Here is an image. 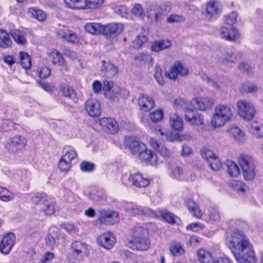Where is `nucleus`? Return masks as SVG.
<instances>
[{
  "label": "nucleus",
  "mask_w": 263,
  "mask_h": 263,
  "mask_svg": "<svg viewBox=\"0 0 263 263\" xmlns=\"http://www.w3.org/2000/svg\"><path fill=\"white\" fill-rule=\"evenodd\" d=\"M226 243L238 263H255L253 247L242 231H234L226 238Z\"/></svg>",
  "instance_id": "nucleus-1"
},
{
  "label": "nucleus",
  "mask_w": 263,
  "mask_h": 263,
  "mask_svg": "<svg viewBox=\"0 0 263 263\" xmlns=\"http://www.w3.org/2000/svg\"><path fill=\"white\" fill-rule=\"evenodd\" d=\"M233 117L232 110L229 105L220 104L215 108V112L211 120V125L214 127L223 126Z\"/></svg>",
  "instance_id": "nucleus-2"
},
{
  "label": "nucleus",
  "mask_w": 263,
  "mask_h": 263,
  "mask_svg": "<svg viewBox=\"0 0 263 263\" xmlns=\"http://www.w3.org/2000/svg\"><path fill=\"white\" fill-rule=\"evenodd\" d=\"M103 91L105 97L114 101L119 98H126L129 94L128 90L121 88L117 84L108 80L103 82Z\"/></svg>",
  "instance_id": "nucleus-3"
},
{
  "label": "nucleus",
  "mask_w": 263,
  "mask_h": 263,
  "mask_svg": "<svg viewBox=\"0 0 263 263\" xmlns=\"http://www.w3.org/2000/svg\"><path fill=\"white\" fill-rule=\"evenodd\" d=\"M238 163L245 179L247 180L253 179L255 176V166L252 157L248 154H241L238 158Z\"/></svg>",
  "instance_id": "nucleus-4"
},
{
  "label": "nucleus",
  "mask_w": 263,
  "mask_h": 263,
  "mask_svg": "<svg viewBox=\"0 0 263 263\" xmlns=\"http://www.w3.org/2000/svg\"><path fill=\"white\" fill-rule=\"evenodd\" d=\"M32 202L35 204L43 203V210L47 215H51L55 212V199L49 197L45 193H38L31 198Z\"/></svg>",
  "instance_id": "nucleus-5"
},
{
  "label": "nucleus",
  "mask_w": 263,
  "mask_h": 263,
  "mask_svg": "<svg viewBox=\"0 0 263 263\" xmlns=\"http://www.w3.org/2000/svg\"><path fill=\"white\" fill-rule=\"evenodd\" d=\"M27 143V140L25 137L16 135L8 139L5 148L9 153L15 154L23 149Z\"/></svg>",
  "instance_id": "nucleus-6"
},
{
  "label": "nucleus",
  "mask_w": 263,
  "mask_h": 263,
  "mask_svg": "<svg viewBox=\"0 0 263 263\" xmlns=\"http://www.w3.org/2000/svg\"><path fill=\"white\" fill-rule=\"evenodd\" d=\"M237 106L238 114L243 119L250 121L254 118L256 110L251 102L246 100H239Z\"/></svg>",
  "instance_id": "nucleus-7"
},
{
  "label": "nucleus",
  "mask_w": 263,
  "mask_h": 263,
  "mask_svg": "<svg viewBox=\"0 0 263 263\" xmlns=\"http://www.w3.org/2000/svg\"><path fill=\"white\" fill-rule=\"evenodd\" d=\"M220 4L215 1H211L206 4L205 10L202 12L206 20L212 21L218 18L221 13Z\"/></svg>",
  "instance_id": "nucleus-8"
},
{
  "label": "nucleus",
  "mask_w": 263,
  "mask_h": 263,
  "mask_svg": "<svg viewBox=\"0 0 263 263\" xmlns=\"http://www.w3.org/2000/svg\"><path fill=\"white\" fill-rule=\"evenodd\" d=\"M185 120L190 125L195 126H204L203 116L199 112L195 111L191 107L185 109Z\"/></svg>",
  "instance_id": "nucleus-9"
},
{
  "label": "nucleus",
  "mask_w": 263,
  "mask_h": 263,
  "mask_svg": "<svg viewBox=\"0 0 263 263\" xmlns=\"http://www.w3.org/2000/svg\"><path fill=\"white\" fill-rule=\"evenodd\" d=\"M72 256L77 260L81 257L87 256L89 254L88 246L86 243L80 241L72 242L70 245Z\"/></svg>",
  "instance_id": "nucleus-10"
},
{
  "label": "nucleus",
  "mask_w": 263,
  "mask_h": 263,
  "mask_svg": "<svg viewBox=\"0 0 263 263\" xmlns=\"http://www.w3.org/2000/svg\"><path fill=\"white\" fill-rule=\"evenodd\" d=\"M124 25L120 23H110L104 27L103 35L110 40H113L123 31Z\"/></svg>",
  "instance_id": "nucleus-11"
},
{
  "label": "nucleus",
  "mask_w": 263,
  "mask_h": 263,
  "mask_svg": "<svg viewBox=\"0 0 263 263\" xmlns=\"http://www.w3.org/2000/svg\"><path fill=\"white\" fill-rule=\"evenodd\" d=\"M188 73V69L180 62L176 61L165 74L170 79L175 80L178 76L185 77Z\"/></svg>",
  "instance_id": "nucleus-12"
},
{
  "label": "nucleus",
  "mask_w": 263,
  "mask_h": 263,
  "mask_svg": "<svg viewBox=\"0 0 263 263\" xmlns=\"http://www.w3.org/2000/svg\"><path fill=\"white\" fill-rule=\"evenodd\" d=\"M214 100L210 98H195L190 102V106L194 109L206 110L212 107Z\"/></svg>",
  "instance_id": "nucleus-13"
},
{
  "label": "nucleus",
  "mask_w": 263,
  "mask_h": 263,
  "mask_svg": "<svg viewBox=\"0 0 263 263\" xmlns=\"http://www.w3.org/2000/svg\"><path fill=\"white\" fill-rule=\"evenodd\" d=\"M98 220L101 223L114 224L119 221L118 213L110 210H101L99 211Z\"/></svg>",
  "instance_id": "nucleus-14"
},
{
  "label": "nucleus",
  "mask_w": 263,
  "mask_h": 263,
  "mask_svg": "<svg viewBox=\"0 0 263 263\" xmlns=\"http://www.w3.org/2000/svg\"><path fill=\"white\" fill-rule=\"evenodd\" d=\"M15 243V235L13 233H9L5 235L0 242V252L8 254Z\"/></svg>",
  "instance_id": "nucleus-15"
},
{
  "label": "nucleus",
  "mask_w": 263,
  "mask_h": 263,
  "mask_svg": "<svg viewBox=\"0 0 263 263\" xmlns=\"http://www.w3.org/2000/svg\"><path fill=\"white\" fill-rule=\"evenodd\" d=\"M85 108L88 115L92 117H97L101 114L100 103L95 99H90L85 102Z\"/></svg>",
  "instance_id": "nucleus-16"
},
{
  "label": "nucleus",
  "mask_w": 263,
  "mask_h": 263,
  "mask_svg": "<svg viewBox=\"0 0 263 263\" xmlns=\"http://www.w3.org/2000/svg\"><path fill=\"white\" fill-rule=\"evenodd\" d=\"M98 243L107 250L111 249L116 242V238L113 233L107 232L97 238Z\"/></svg>",
  "instance_id": "nucleus-17"
},
{
  "label": "nucleus",
  "mask_w": 263,
  "mask_h": 263,
  "mask_svg": "<svg viewBox=\"0 0 263 263\" xmlns=\"http://www.w3.org/2000/svg\"><path fill=\"white\" fill-rule=\"evenodd\" d=\"M99 124L104 130L111 134H115L118 131V124L116 121L111 118H101Z\"/></svg>",
  "instance_id": "nucleus-18"
},
{
  "label": "nucleus",
  "mask_w": 263,
  "mask_h": 263,
  "mask_svg": "<svg viewBox=\"0 0 263 263\" xmlns=\"http://www.w3.org/2000/svg\"><path fill=\"white\" fill-rule=\"evenodd\" d=\"M238 31L234 27H222L220 29V36L225 40L233 42L238 39Z\"/></svg>",
  "instance_id": "nucleus-19"
},
{
  "label": "nucleus",
  "mask_w": 263,
  "mask_h": 263,
  "mask_svg": "<svg viewBox=\"0 0 263 263\" xmlns=\"http://www.w3.org/2000/svg\"><path fill=\"white\" fill-rule=\"evenodd\" d=\"M57 35L68 43L77 44L79 42V36L73 31L68 29H61L57 31Z\"/></svg>",
  "instance_id": "nucleus-20"
},
{
  "label": "nucleus",
  "mask_w": 263,
  "mask_h": 263,
  "mask_svg": "<svg viewBox=\"0 0 263 263\" xmlns=\"http://www.w3.org/2000/svg\"><path fill=\"white\" fill-rule=\"evenodd\" d=\"M126 211L132 216H151L153 214V211L149 208L147 207H142L137 205L128 206L126 209Z\"/></svg>",
  "instance_id": "nucleus-21"
},
{
  "label": "nucleus",
  "mask_w": 263,
  "mask_h": 263,
  "mask_svg": "<svg viewBox=\"0 0 263 263\" xmlns=\"http://www.w3.org/2000/svg\"><path fill=\"white\" fill-rule=\"evenodd\" d=\"M130 247L136 250L145 251L150 247L151 243L148 237H142L138 239H132L129 242Z\"/></svg>",
  "instance_id": "nucleus-22"
},
{
  "label": "nucleus",
  "mask_w": 263,
  "mask_h": 263,
  "mask_svg": "<svg viewBox=\"0 0 263 263\" xmlns=\"http://www.w3.org/2000/svg\"><path fill=\"white\" fill-rule=\"evenodd\" d=\"M147 16L148 18L154 20L156 23L160 21L164 14L162 9L159 6H149L146 10Z\"/></svg>",
  "instance_id": "nucleus-23"
},
{
  "label": "nucleus",
  "mask_w": 263,
  "mask_h": 263,
  "mask_svg": "<svg viewBox=\"0 0 263 263\" xmlns=\"http://www.w3.org/2000/svg\"><path fill=\"white\" fill-rule=\"evenodd\" d=\"M10 34L17 45L20 46L27 45V34L25 31L18 29H13L10 30Z\"/></svg>",
  "instance_id": "nucleus-24"
},
{
  "label": "nucleus",
  "mask_w": 263,
  "mask_h": 263,
  "mask_svg": "<svg viewBox=\"0 0 263 263\" xmlns=\"http://www.w3.org/2000/svg\"><path fill=\"white\" fill-rule=\"evenodd\" d=\"M128 181L138 187H145L150 183L148 179L144 178L142 175L139 173L131 174L128 178Z\"/></svg>",
  "instance_id": "nucleus-25"
},
{
  "label": "nucleus",
  "mask_w": 263,
  "mask_h": 263,
  "mask_svg": "<svg viewBox=\"0 0 263 263\" xmlns=\"http://www.w3.org/2000/svg\"><path fill=\"white\" fill-rule=\"evenodd\" d=\"M101 74L105 77L111 78L118 73V68L109 62H103L101 67Z\"/></svg>",
  "instance_id": "nucleus-26"
},
{
  "label": "nucleus",
  "mask_w": 263,
  "mask_h": 263,
  "mask_svg": "<svg viewBox=\"0 0 263 263\" xmlns=\"http://www.w3.org/2000/svg\"><path fill=\"white\" fill-rule=\"evenodd\" d=\"M242 53L241 52H227L224 53L219 59L220 62L223 64L227 63H234L241 59Z\"/></svg>",
  "instance_id": "nucleus-27"
},
{
  "label": "nucleus",
  "mask_w": 263,
  "mask_h": 263,
  "mask_svg": "<svg viewBox=\"0 0 263 263\" xmlns=\"http://www.w3.org/2000/svg\"><path fill=\"white\" fill-rule=\"evenodd\" d=\"M60 92L64 97L72 100L74 102H77V91L68 84L65 83L61 84L60 87Z\"/></svg>",
  "instance_id": "nucleus-28"
},
{
  "label": "nucleus",
  "mask_w": 263,
  "mask_h": 263,
  "mask_svg": "<svg viewBox=\"0 0 263 263\" xmlns=\"http://www.w3.org/2000/svg\"><path fill=\"white\" fill-rule=\"evenodd\" d=\"M138 104L142 110L148 111L154 107L155 102L152 98L141 95L138 99Z\"/></svg>",
  "instance_id": "nucleus-29"
},
{
  "label": "nucleus",
  "mask_w": 263,
  "mask_h": 263,
  "mask_svg": "<svg viewBox=\"0 0 263 263\" xmlns=\"http://www.w3.org/2000/svg\"><path fill=\"white\" fill-rule=\"evenodd\" d=\"M125 143L134 155H137L140 150L145 149L144 143L131 137L126 138Z\"/></svg>",
  "instance_id": "nucleus-30"
},
{
  "label": "nucleus",
  "mask_w": 263,
  "mask_h": 263,
  "mask_svg": "<svg viewBox=\"0 0 263 263\" xmlns=\"http://www.w3.org/2000/svg\"><path fill=\"white\" fill-rule=\"evenodd\" d=\"M137 155H138L140 159L143 161H150L153 163L157 161L156 154L150 150H147L146 146L145 149L140 150Z\"/></svg>",
  "instance_id": "nucleus-31"
},
{
  "label": "nucleus",
  "mask_w": 263,
  "mask_h": 263,
  "mask_svg": "<svg viewBox=\"0 0 263 263\" xmlns=\"http://www.w3.org/2000/svg\"><path fill=\"white\" fill-rule=\"evenodd\" d=\"M185 204L192 215L197 218H200L202 213L197 204L192 199H189L185 202Z\"/></svg>",
  "instance_id": "nucleus-32"
},
{
  "label": "nucleus",
  "mask_w": 263,
  "mask_h": 263,
  "mask_svg": "<svg viewBox=\"0 0 263 263\" xmlns=\"http://www.w3.org/2000/svg\"><path fill=\"white\" fill-rule=\"evenodd\" d=\"M104 26L100 23H88L85 26V29L87 32L92 34H103Z\"/></svg>",
  "instance_id": "nucleus-33"
},
{
  "label": "nucleus",
  "mask_w": 263,
  "mask_h": 263,
  "mask_svg": "<svg viewBox=\"0 0 263 263\" xmlns=\"http://www.w3.org/2000/svg\"><path fill=\"white\" fill-rule=\"evenodd\" d=\"M231 137H233L236 142L243 143L245 142V134L239 127L234 126L229 130Z\"/></svg>",
  "instance_id": "nucleus-34"
},
{
  "label": "nucleus",
  "mask_w": 263,
  "mask_h": 263,
  "mask_svg": "<svg viewBox=\"0 0 263 263\" xmlns=\"http://www.w3.org/2000/svg\"><path fill=\"white\" fill-rule=\"evenodd\" d=\"M227 172L229 175L232 177H236L240 174V169L237 164L230 160H227L225 162Z\"/></svg>",
  "instance_id": "nucleus-35"
},
{
  "label": "nucleus",
  "mask_w": 263,
  "mask_h": 263,
  "mask_svg": "<svg viewBox=\"0 0 263 263\" xmlns=\"http://www.w3.org/2000/svg\"><path fill=\"white\" fill-rule=\"evenodd\" d=\"M10 33L0 30V47L3 48H9L12 46V41L10 37Z\"/></svg>",
  "instance_id": "nucleus-36"
},
{
  "label": "nucleus",
  "mask_w": 263,
  "mask_h": 263,
  "mask_svg": "<svg viewBox=\"0 0 263 263\" xmlns=\"http://www.w3.org/2000/svg\"><path fill=\"white\" fill-rule=\"evenodd\" d=\"M171 45L168 40L158 41L154 42L151 46V49L154 52H159L169 48Z\"/></svg>",
  "instance_id": "nucleus-37"
},
{
  "label": "nucleus",
  "mask_w": 263,
  "mask_h": 263,
  "mask_svg": "<svg viewBox=\"0 0 263 263\" xmlns=\"http://www.w3.org/2000/svg\"><path fill=\"white\" fill-rule=\"evenodd\" d=\"M199 261L201 263H212L213 257L210 252L204 250L200 249L197 253Z\"/></svg>",
  "instance_id": "nucleus-38"
},
{
  "label": "nucleus",
  "mask_w": 263,
  "mask_h": 263,
  "mask_svg": "<svg viewBox=\"0 0 263 263\" xmlns=\"http://www.w3.org/2000/svg\"><path fill=\"white\" fill-rule=\"evenodd\" d=\"M148 232L147 230L142 227H135L133 229L132 239H138L142 237H148Z\"/></svg>",
  "instance_id": "nucleus-39"
},
{
  "label": "nucleus",
  "mask_w": 263,
  "mask_h": 263,
  "mask_svg": "<svg viewBox=\"0 0 263 263\" xmlns=\"http://www.w3.org/2000/svg\"><path fill=\"white\" fill-rule=\"evenodd\" d=\"M170 125L176 130H181L183 128V121L177 114H174L170 117Z\"/></svg>",
  "instance_id": "nucleus-40"
},
{
  "label": "nucleus",
  "mask_w": 263,
  "mask_h": 263,
  "mask_svg": "<svg viewBox=\"0 0 263 263\" xmlns=\"http://www.w3.org/2000/svg\"><path fill=\"white\" fill-rule=\"evenodd\" d=\"M28 13L31 17L39 21L43 22L46 18V13L42 10L30 8L28 10Z\"/></svg>",
  "instance_id": "nucleus-41"
},
{
  "label": "nucleus",
  "mask_w": 263,
  "mask_h": 263,
  "mask_svg": "<svg viewBox=\"0 0 263 263\" xmlns=\"http://www.w3.org/2000/svg\"><path fill=\"white\" fill-rule=\"evenodd\" d=\"M15 195L7 189L0 186V200L4 202H8L13 200Z\"/></svg>",
  "instance_id": "nucleus-42"
},
{
  "label": "nucleus",
  "mask_w": 263,
  "mask_h": 263,
  "mask_svg": "<svg viewBox=\"0 0 263 263\" xmlns=\"http://www.w3.org/2000/svg\"><path fill=\"white\" fill-rule=\"evenodd\" d=\"M69 8L77 9H85V0H64Z\"/></svg>",
  "instance_id": "nucleus-43"
},
{
  "label": "nucleus",
  "mask_w": 263,
  "mask_h": 263,
  "mask_svg": "<svg viewBox=\"0 0 263 263\" xmlns=\"http://www.w3.org/2000/svg\"><path fill=\"white\" fill-rule=\"evenodd\" d=\"M20 62L22 66L26 69L30 68L31 65V60L29 55L25 52L22 51L20 53Z\"/></svg>",
  "instance_id": "nucleus-44"
},
{
  "label": "nucleus",
  "mask_w": 263,
  "mask_h": 263,
  "mask_svg": "<svg viewBox=\"0 0 263 263\" xmlns=\"http://www.w3.org/2000/svg\"><path fill=\"white\" fill-rule=\"evenodd\" d=\"M161 216L166 222L171 224L177 223V220H179L178 217L168 212H162L161 213Z\"/></svg>",
  "instance_id": "nucleus-45"
},
{
  "label": "nucleus",
  "mask_w": 263,
  "mask_h": 263,
  "mask_svg": "<svg viewBox=\"0 0 263 263\" xmlns=\"http://www.w3.org/2000/svg\"><path fill=\"white\" fill-rule=\"evenodd\" d=\"M208 216L212 222H219L220 219L219 211L215 208L210 207L208 209Z\"/></svg>",
  "instance_id": "nucleus-46"
},
{
  "label": "nucleus",
  "mask_w": 263,
  "mask_h": 263,
  "mask_svg": "<svg viewBox=\"0 0 263 263\" xmlns=\"http://www.w3.org/2000/svg\"><path fill=\"white\" fill-rule=\"evenodd\" d=\"M200 154L202 158L205 159L206 162L216 156L211 149L206 147H202L201 149Z\"/></svg>",
  "instance_id": "nucleus-47"
},
{
  "label": "nucleus",
  "mask_w": 263,
  "mask_h": 263,
  "mask_svg": "<svg viewBox=\"0 0 263 263\" xmlns=\"http://www.w3.org/2000/svg\"><path fill=\"white\" fill-rule=\"evenodd\" d=\"M207 163L211 169L214 171H219L221 167V163L217 156L208 161Z\"/></svg>",
  "instance_id": "nucleus-48"
},
{
  "label": "nucleus",
  "mask_w": 263,
  "mask_h": 263,
  "mask_svg": "<svg viewBox=\"0 0 263 263\" xmlns=\"http://www.w3.org/2000/svg\"><path fill=\"white\" fill-rule=\"evenodd\" d=\"M51 55L53 59L52 63L54 64L61 66L64 64V59L60 52L57 51H53Z\"/></svg>",
  "instance_id": "nucleus-49"
},
{
  "label": "nucleus",
  "mask_w": 263,
  "mask_h": 263,
  "mask_svg": "<svg viewBox=\"0 0 263 263\" xmlns=\"http://www.w3.org/2000/svg\"><path fill=\"white\" fill-rule=\"evenodd\" d=\"M240 90L242 93H251L256 92L257 90V87L253 84L247 83L242 84Z\"/></svg>",
  "instance_id": "nucleus-50"
},
{
  "label": "nucleus",
  "mask_w": 263,
  "mask_h": 263,
  "mask_svg": "<svg viewBox=\"0 0 263 263\" xmlns=\"http://www.w3.org/2000/svg\"><path fill=\"white\" fill-rule=\"evenodd\" d=\"M104 3V0H85L86 9H95L101 6Z\"/></svg>",
  "instance_id": "nucleus-51"
},
{
  "label": "nucleus",
  "mask_w": 263,
  "mask_h": 263,
  "mask_svg": "<svg viewBox=\"0 0 263 263\" xmlns=\"http://www.w3.org/2000/svg\"><path fill=\"white\" fill-rule=\"evenodd\" d=\"M163 117V112L161 109L157 110L149 114V118L154 122H158L161 121Z\"/></svg>",
  "instance_id": "nucleus-52"
},
{
  "label": "nucleus",
  "mask_w": 263,
  "mask_h": 263,
  "mask_svg": "<svg viewBox=\"0 0 263 263\" xmlns=\"http://www.w3.org/2000/svg\"><path fill=\"white\" fill-rule=\"evenodd\" d=\"M131 13L136 17L143 18L144 16V10L139 4H136L131 10Z\"/></svg>",
  "instance_id": "nucleus-53"
},
{
  "label": "nucleus",
  "mask_w": 263,
  "mask_h": 263,
  "mask_svg": "<svg viewBox=\"0 0 263 263\" xmlns=\"http://www.w3.org/2000/svg\"><path fill=\"white\" fill-rule=\"evenodd\" d=\"M71 167V163L62 157L59 161L58 167L62 172H67Z\"/></svg>",
  "instance_id": "nucleus-54"
},
{
  "label": "nucleus",
  "mask_w": 263,
  "mask_h": 263,
  "mask_svg": "<svg viewBox=\"0 0 263 263\" xmlns=\"http://www.w3.org/2000/svg\"><path fill=\"white\" fill-rule=\"evenodd\" d=\"M154 77L159 85H164V81L162 76V70L159 66L157 65L155 68Z\"/></svg>",
  "instance_id": "nucleus-55"
},
{
  "label": "nucleus",
  "mask_w": 263,
  "mask_h": 263,
  "mask_svg": "<svg viewBox=\"0 0 263 263\" xmlns=\"http://www.w3.org/2000/svg\"><path fill=\"white\" fill-rule=\"evenodd\" d=\"M237 13L235 11H232L225 16V22L229 25H232L237 21Z\"/></svg>",
  "instance_id": "nucleus-56"
},
{
  "label": "nucleus",
  "mask_w": 263,
  "mask_h": 263,
  "mask_svg": "<svg viewBox=\"0 0 263 263\" xmlns=\"http://www.w3.org/2000/svg\"><path fill=\"white\" fill-rule=\"evenodd\" d=\"M171 252L175 256H179L184 253V250L180 244L176 243L170 247Z\"/></svg>",
  "instance_id": "nucleus-57"
},
{
  "label": "nucleus",
  "mask_w": 263,
  "mask_h": 263,
  "mask_svg": "<svg viewBox=\"0 0 263 263\" xmlns=\"http://www.w3.org/2000/svg\"><path fill=\"white\" fill-rule=\"evenodd\" d=\"M80 169L83 172H92L95 169V164L87 161H83L80 165Z\"/></svg>",
  "instance_id": "nucleus-58"
},
{
  "label": "nucleus",
  "mask_w": 263,
  "mask_h": 263,
  "mask_svg": "<svg viewBox=\"0 0 263 263\" xmlns=\"http://www.w3.org/2000/svg\"><path fill=\"white\" fill-rule=\"evenodd\" d=\"M185 21V17L181 15L171 14L167 18L168 23H180Z\"/></svg>",
  "instance_id": "nucleus-59"
},
{
  "label": "nucleus",
  "mask_w": 263,
  "mask_h": 263,
  "mask_svg": "<svg viewBox=\"0 0 263 263\" xmlns=\"http://www.w3.org/2000/svg\"><path fill=\"white\" fill-rule=\"evenodd\" d=\"M230 185L237 191L243 192L245 191V185L240 181L233 180L230 182Z\"/></svg>",
  "instance_id": "nucleus-60"
},
{
  "label": "nucleus",
  "mask_w": 263,
  "mask_h": 263,
  "mask_svg": "<svg viewBox=\"0 0 263 263\" xmlns=\"http://www.w3.org/2000/svg\"><path fill=\"white\" fill-rule=\"evenodd\" d=\"M172 177L177 179L180 180L183 175L182 168L180 166H175L172 171Z\"/></svg>",
  "instance_id": "nucleus-61"
},
{
  "label": "nucleus",
  "mask_w": 263,
  "mask_h": 263,
  "mask_svg": "<svg viewBox=\"0 0 263 263\" xmlns=\"http://www.w3.org/2000/svg\"><path fill=\"white\" fill-rule=\"evenodd\" d=\"M62 157L71 163L72 160L77 157V153L74 150H70L66 152Z\"/></svg>",
  "instance_id": "nucleus-62"
},
{
  "label": "nucleus",
  "mask_w": 263,
  "mask_h": 263,
  "mask_svg": "<svg viewBox=\"0 0 263 263\" xmlns=\"http://www.w3.org/2000/svg\"><path fill=\"white\" fill-rule=\"evenodd\" d=\"M51 73L50 69L47 67H42L39 72V77L41 79L47 78Z\"/></svg>",
  "instance_id": "nucleus-63"
},
{
  "label": "nucleus",
  "mask_w": 263,
  "mask_h": 263,
  "mask_svg": "<svg viewBox=\"0 0 263 263\" xmlns=\"http://www.w3.org/2000/svg\"><path fill=\"white\" fill-rule=\"evenodd\" d=\"M146 41L147 39L145 36H138L137 39L134 42V47L140 48Z\"/></svg>",
  "instance_id": "nucleus-64"
}]
</instances>
